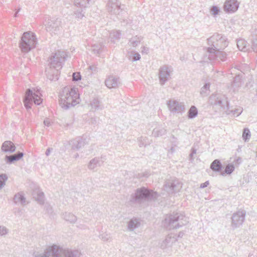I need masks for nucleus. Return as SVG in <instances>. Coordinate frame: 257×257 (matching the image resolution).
I'll return each mask as SVG.
<instances>
[{"label":"nucleus","instance_id":"1","mask_svg":"<svg viewBox=\"0 0 257 257\" xmlns=\"http://www.w3.org/2000/svg\"><path fill=\"white\" fill-rule=\"evenodd\" d=\"M59 103L64 109L67 110L74 106L80 102L78 88L65 87L59 95Z\"/></svg>","mask_w":257,"mask_h":257},{"label":"nucleus","instance_id":"2","mask_svg":"<svg viewBox=\"0 0 257 257\" xmlns=\"http://www.w3.org/2000/svg\"><path fill=\"white\" fill-rule=\"evenodd\" d=\"M66 56L67 55L64 51H58L49 58L48 61L50 68L55 70L52 75L50 76L49 79L51 80L58 79L59 70L62 68L63 63Z\"/></svg>","mask_w":257,"mask_h":257},{"label":"nucleus","instance_id":"3","mask_svg":"<svg viewBox=\"0 0 257 257\" xmlns=\"http://www.w3.org/2000/svg\"><path fill=\"white\" fill-rule=\"evenodd\" d=\"M157 193L145 187L137 189L134 194L131 195L130 202L131 204H140L144 200H151L156 199Z\"/></svg>","mask_w":257,"mask_h":257},{"label":"nucleus","instance_id":"4","mask_svg":"<svg viewBox=\"0 0 257 257\" xmlns=\"http://www.w3.org/2000/svg\"><path fill=\"white\" fill-rule=\"evenodd\" d=\"M187 217L184 215L173 213L166 217L164 220L165 225H167L169 229L178 228L186 225L188 222Z\"/></svg>","mask_w":257,"mask_h":257},{"label":"nucleus","instance_id":"5","mask_svg":"<svg viewBox=\"0 0 257 257\" xmlns=\"http://www.w3.org/2000/svg\"><path fill=\"white\" fill-rule=\"evenodd\" d=\"M37 43V38L33 33L25 32L21 37L20 47L23 52L28 53L35 48Z\"/></svg>","mask_w":257,"mask_h":257},{"label":"nucleus","instance_id":"6","mask_svg":"<svg viewBox=\"0 0 257 257\" xmlns=\"http://www.w3.org/2000/svg\"><path fill=\"white\" fill-rule=\"evenodd\" d=\"M207 43L209 46L208 48L215 49H224L228 45L227 38L218 33H214L212 36L207 39Z\"/></svg>","mask_w":257,"mask_h":257},{"label":"nucleus","instance_id":"7","mask_svg":"<svg viewBox=\"0 0 257 257\" xmlns=\"http://www.w3.org/2000/svg\"><path fill=\"white\" fill-rule=\"evenodd\" d=\"M41 95L40 91L38 90L36 92H33L31 89H28L24 98V103L26 109L31 108L33 102L36 105H40L43 100L41 98Z\"/></svg>","mask_w":257,"mask_h":257},{"label":"nucleus","instance_id":"8","mask_svg":"<svg viewBox=\"0 0 257 257\" xmlns=\"http://www.w3.org/2000/svg\"><path fill=\"white\" fill-rule=\"evenodd\" d=\"M182 184L177 179H170L166 180L164 185V189L169 194H172L180 191Z\"/></svg>","mask_w":257,"mask_h":257},{"label":"nucleus","instance_id":"9","mask_svg":"<svg viewBox=\"0 0 257 257\" xmlns=\"http://www.w3.org/2000/svg\"><path fill=\"white\" fill-rule=\"evenodd\" d=\"M210 104L217 106L223 111L227 107L228 102L224 95L219 94H212L209 99Z\"/></svg>","mask_w":257,"mask_h":257},{"label":"nucleus","instance_id":"10","mask_svg":"<svg viewBox=\"0 0 257 257\" xmlns=\"http://www.w3.org/2000/svg\"><path fill=\"white\" fill-rule=\"evenodd\" d=\"M44 25L48 32L55 34L60 30L61 21L55 18L46 17Z\"/></svg>","mask_w":257,"mask_h":257},{"label":"nucleus","instance_id":"11","mask_svg":"<svg viewBox=\"0 0 257 257\" xmlns=\"http://www.w3.org/2000/svg\"><path fill=\"white\" fill-rule=\"evenodd\" d=\"M172 68L168 65H163L159 69L158 76L161 85H164L171 78Z\"/></svg>","mask_w":257,"mask_h":257},{"label":"nucleus","instance_id":"12","mask_svg":"<svg viewBox=\"0 0 257 257\" xmlns=\"http://www.w3.org/2000/svg\"><path fill=\"white\" fill-rule=\"evenodd\" d=\"M221 49L207 48V53L208 59L210 60H220L224 61L226 59L227 54L225 52L221 51Z\"/></svg>","mask_w":257,"mask_h":257},{"label":"nucleus","instance_id":"13","mask_svg":"<svg viewBox=\"0 0 257 257\" xmlns=\"http://www.w3.org/2000/svg\"><path fill=\"white\" fill-rule=\"evenodd\" d=\"M246 215V212L243 210H240L232 214L231 219V226L233 228L239 227L242 224Z\"/></svg>","mask_w":257,"mask_h":257},{"label":"nucleus","instance_id":"14","mask_svg":"<svg viewBox=\"0 0 257 257\" xmlns=\"http://www.w3.org/2000/svg\"><path fill=\"white\" fill-rule=\"evenodd\" d=\"M167 105L173 113H182L185 111V107L182 103L177 100H170L167 101Z\"/></svg>","mask_w":257,"mask_h":257},{"label":"nucleus","instance_id":"15","mask_svg":"<svg viewBox=\"0 0 257 257\" xmlns=\"http://www.w3.org/2000/svg\"><path fill=\"white\" fill-rule=\"evenodd\" d=\"M107 9L110 14L115 15H119L123 10L121 8V4L118 2V0H108Z\"/></svg>","mask_w":257,"mask_h":257},{"label":"nucleus","instance_id":"16","mask_svg":"<svg viewBox=\"0 0 257 257\" xmlns=\"http://www.w3.org/2000/svg\"><path fill=\"white\" fill-rule=\"evenodd\" d=\"M239 7V4L236 0H226L224 5V10L228 13L236 12Z\"/></svg>","mask_w":257,"mask_h":257},{"label":"nucleus","instance_id":"17","mask_svg":"<svg viewBox=\"0 0 257 257\" xmlns=\"http://www.w3.org/2000/svg\"><path fill=\"white\" fill-rule=\"evenodd\" d=\"M59 252L58 257H79V252L77 250L64 249L58 245Z\"/></svg>","mask_w":257,"mask_h":257},{"label":"nucleus","instance_id":"18","mask_svg":"<svg viewBox=\"0 0 257 257\" xmlns=\"http://www.w3.org/2000/svg\"><path fill=\"white\" fill-rule=\"evenodd\" d=\"M72 150H78L86 144V139L83 138H77L70 141Z\"/></svg>","mask_w":257,"mask_h":257},{"label":"nucleus","instance_id":"19","mask_svg":"<svg viewBox=\"0 0 257 257\" xmlns=\"http://www.w3.org/2000/svg\"><path fill=\"white\" fill-rule=\"evenodd\" d=\"M119 83V78L112 75L109 76L105 81V85L108 88H115Z\"/></svg>","mask_w":257,"mask_h":257},{"label":"nucleus","instance_id":"20","mask_svg":"<svg viewBox=\"0 0 257 257\" xmlns=\"http://www.w3.org/2000/svg\"><path fill=\"white\" fill-rule=\"evenodd\" d=\"M24 156V153L22 152H19L16 154L11 155H6L5 157V160L7 164H11L14 163L15 161H19Z\"/></svg>","mask_w":257,"mask_h":257},{"label":"nucleus","instance_id":"21","mask_svg":"<svg viewBox=\"0 0 257 257\" xmlns=\"http://www.w3.org/2000/svg\"><path fill=\"white\" fill-rule=\"evenodd\" d=\"M2 151L5 153H13L16 150V147L11 141H7L3 143L2 146Z\"/></svg>","mask_w":257,"mask_h":257},{"label":"nucleus","instance_id":"22","mask_svg":"<svg viewBox=\"0 0 257 257\" xmlns=\"http://www.w3.org/2000/svg\"><path fill=\"white\" fill-rule=\"evenodd\" d=\"M167 131L162 125L156 124L152 132V136L154 137H159L166 134Z\"/></svg>","mask_w":257,"mask_h":257},{"label":"nucleus","instance_id":"23","mask_svg":"<svg viewBox=\"0 0 257 257\" xmlns=\"http://www.w3.org/2000/svg\"><path fill=\"white\" fill-rule=\"evenodd\" d=\"M141 220L137 218H132L127 223V229L129 231H134L135 229L140 226Z\"/></svg>","mask_w":257,"mask_h":257},{"label":"nucleus","instance_id":"24","mask_svg":"<svg viewBox=\"0 0 257 257\" xmlns=\"http://www.w3.org/2000/svg\"><path fill=\"white\" fill-rule=\"evenodd\" d=\"M176 241V239L174 237L169 235L167 236L165 239L161 243L160 247L164 249L167 247H171Z\"/></svg>","mask_w":257,"mask_h":257},{"label":"nucleus","instance_id":"25","mask_svg":"<svg viewBox=\"0 0 257 257\" xmlns=\"http://www.w3.org/2000/svg\"><path fill=\"white\" fill-rule=\"evenodd\" d=\"M103 162L100 158L95 157L90 161L88 164V168L90 170H93L97 167L101 166Z\"/></svg>","mask_w":257,"mask_h":257},{"label":"nucleus","instance_id":"26","mask_svg":"<svg viewBox=\"0 0 257 257\" xmlns=\"http://www.w3.org/2000/svg\"><path fill=\"white\" fill-rule=\"evenodd\" d=\"M33 195L35 200L40 204H43L45 201L44 194L39 190L33 191Z\"/></svg>","mask_w":257,"mask_h":257},{"label":"nucleus","instance_id":"27","mask_svg":"<svg viewBox=\"0 0 257 257\" xmlns=\"http://www.w3.org/2000/svg\"><path fill=\"white\" fill-rule=\"evenodd\" d=\"M90 106H91V111L94 112L99 109H102L103 106L100 104L99 100L97 98H94L90 101Z\"/></svg>","mask_w":257,"mask_h":257},{"label":"nucleus","instance_id":"28","mask_svg":"<svg viewBox=\"0 0 257 257\" xmlns=\"http://www.w3.org/2000/svg\"><path fill=\"white\" fill-rule=\"evenodd\" d=\"M223 111L228 115H232L233 116H238L242 112V108L239 107L237 108H235L234 109L231 110L229 108L228 104L227 107H226V109Z\"/></svg>","mask_w":257,"mask_h":257},{"label":"nucleus","instance_id":"29","mask_svg":"<svg viewBox=\"0 0 257 257\" xmlns=\"http://www.w3.org/2000/svg\"><path fill=\"white\" fill-rule=\"evenodd\" d=\"M63 218L70 223H75L77 220V217L73 213L70 212H65L62 215Z\"/></svg>","mask_w":257,"mask_h":257},{"label":"nucleus","instance_id":"30","mask_svg":"<svg viewBox=\"0 0 257 257\" xmlns=\"http://www.w3.org/2000/svg\"><path fill=\"white\" fill-rule=\"evenodd\" d=\"M222 165L219 160H215L211 164L210 168L214 171L220 172L222 170Z\"/></svg>","mask_w":257,"mask_h":257},{"label":"nucleus","instance_id":"31","mask_svg":"<svg viewBox=\"0 0 257 257\" xmlns=\"http://www.w3.org/2000/svg\"><path fill=\"white\" fill-rule=\"evenodd\" d=\"M91 0H74V4L78 7L85 8L90 5Z\"/></svg>","mask_w":257,"mask_h":257},{"label":"nucleus","instance_id":"32","mask_svg":"<svg viewBox=\"0 0 257 257\" xmlns=\"http://www.w3.org/2000/svg\"><path fill=\"white\" fill-rule=\"evenodd\" d=\"M102 47L103 43L102 42H95L91 44V50L95 54H99Z\"/></svg>","mask_w":257,"mask_h":257},{"label":"nucleus","instance_id":"33","mask_svg":"<svg viewBox=\"0 0 257 257\" xmlns=\"http://www.w3.org/2000/svg\"><path fill=\"white\" fill-rule=\"evenodd\" d=\"M142 39L143 38L141 36H136L130 39L128 44L132 47H135L140 44Z\"/></svg>","mask_w":257,"mask_h":257},{"label":"nucleus","instance_id":"34","mask_svg":"<svg viewBox=\"0 0 257 257\" xmlns=\"http://www.w3.org/2000/svg\"><path fill=\"white\" fill-rule=\"evenodd\" d=\"M14 201L16 204L20 203L22 205H24L26 202V199L22 194L18 193L15 195Z\"/></svg>","mask_w":257,"mask_h":257},{"label":"nucleus","instance_id":"35","mask_svg":"<svg viewBox=\"0 0 257 257\" xmlns=\"http://www.w3.org/2000/svg\"><path fill=\"white\" fill-rule=\"evenodd\" d=\"M121 33L120 31L113 30L110 33L109 38L111 42H114L115 40H118L120 38Z\"/></svg>","mask_w":257,"mask_h":257},{"label":"nucleus","instance_id":"36","mask_svg":"<svg viewBox=\"0 0 257 257\" xmlns=\"http://www.w3.org/2000/svg\"><path fill=\"white\" fill-rule=\"evenodd\" d=\"M237 46L238 49L241 51L246 52L248 49L246 47V42L243 39H239L237 41Z\"/></svg>","mask_w":257,"mask_h":257},{"label":"nucleus","instance_id":"37","mask_svg":"<svg viewBox=\"0 0 257 257\" xmlns=\"http://www.w3.org/2000/svg\"><path fill=\"white\" fill-rule=\"evenodd\" d=\"M210 93V83H206L204 86L201 88L200 94L202 96L204 97L207 96Z\"/></svg>","mask_w":257,"mask_h":257},{"label":"nucleus","instance_id":"38","mask_svg":"<svg viewBox=\"0 0 257 257\" xmlns=\"http://www.w3.org/2000/svg\"><path fill=\"white\" fill-rule=\"evenodd\" d=\"M198 114V110L195 106H192L188 111V117L190 119L195 117Z\"/></svg>","mask_w":257,"mask_h":257},{"label":"nucleus","instance_id":"39","mask_svg":"<svg viewBox=\"0 0 257 257\" xmlns=\"http://www.w3.org/2000/svg\"><path fill=\"white\" fill-rule=\"evenodd\" d=\"M131 55H133V57L132 58V61H136L141 59L140 55L135 51H132L129 52L127 54V58L129 60L131 59Z\"/></svg>","mask_w":257,"mask_h":257},{"label":"nucleus","instance_id":"40","mask_svg":"<svg viewBox=\"0 0 257 257\" xmlns=\"http://www.w3.org/2000/svg\"><path fill=\"white\" fill-rule=\"evenodd\" d=\"M150 144L149 139L146 137H141L139 139V145L140 147H146Z\"/></svg>","mask_w":257,"mask_h":257},{"label":"nucleus","instance_id":"41","mask_svg":"<svg viewBox=\"0 0 257 257\" xmlns=\"http://www.w3.org/2000/svg\"><path fill=\"white\" fill-rule=\"evenodd\" d=\"M250 138V133L248 128H245L242 133V138L245 142H248Z\"/></svg>","mask_w":257,"mask_h":257},{"label":"nucleus","instance_id":"42","mask_svg":"<svg viewBox=\"0 0 257 257\" xmlns=\"http://www.w3.org/2000/svg\"><path fill=\"white\" fill-rule=\"evenodd\" d=\"M241 77L239 76H236L234 78L232 85L233 87H239L241 85Z\"/></svg>","mask_w":257,"mask_h":257},{"label":"nucleus","instance_id":"43","mask_svg":"<svg viewBox=\"0 0 257 257\" xmlns=\"http://www.w3.org/2000/svg\"><path fill=\"white\" fill-rule=\"evenodd\" d=\"M99 236L101 240L104 241H109L111 239L110 235L106 232L102 233V234H100Z\"/></svg>","mask_w":257,"mask_h":257},{"label":"nucleus","instance_id":"44","mask_svg":"<svg viewBox=\"0 0 257 257\" xmlns=\"http://www.w3.org/2000/svg\"><path fill=\"white\" fill-rule=\"evenodd\" d=\"M8 179L6 174L0 175V189L5 185V182Z\"/></svg>","mask_w":257,"mask_h":257},{"label":"nucleus","instance_id":"45","mask_svg":"<svg viewBox=\"0 0 257 257\" xmlns=\"http://www.w3.org/2000/svg\"><path fill=\"white\" fill-rule=\"evenodd\" d=\"M234 170L233 165L228 164L225 169L224 172L227 174H230Z\"/></svg>","mask_w":257,"mask_h":257},{"label":"nucleus","instance_id":"46","mask_svg":"<svg viewBox=\"0 0 257 257\" xmlns=\"http://www.w3.org/2000/svg\"><path fill=\"white\" fill-rule=\"evenodd\" d=\"M74 16L76 18L82 19L84 16V15L83 13L82 10H78L74 12Z\"/></svg>","mask_w":257,"mask_h":257},{"label":"nucleus","instance_id":"47","mask_svg":"<svg viewBox=\"0 0 257 257\" xmlns=\"http://www.w3.org/2000/svg\"><path fill=\"white\" fill-rule=\"evenodd\" d=\"M219 11V8L215 6H212L211 9V14L214 16H215L217 15H218Z\"/></svg>","mask_w":257,"mask_h":257},{"label":"nucleus","instance_id":"48","mask_svg":"<svg viewBox=\"0 0 257 257\" xmlns=\"http://www.w3.org/2000/svg\"><path fill=\"white\" fill-rule=\"evenodd\" d=\"M72 79L74 81H78L81 79V75L79 72H74L72 75Z\"/></svg>","mask_w":257,"mask_h":257},{"label":"nucleus","instance_id":"49","mask_svg":"<svg viewBox=\"0 0 257 257\" xmlns=\"http://www.w3.org/2000/svg\"><path fill=\"white\" fill-rule=\"evenodd\" d=\"M8 229L4 226H0V235H4L7 234Z\"/></svg>","mask_w":257,"mask_h":257},{"label":"nucleus","instance_id":"50","mask_svg":"<svg viewBox=\"0 0 257 257\" xmlns=\"http://www.w3.org/2000/svg\"><path fill=\"white\" fill-rule=\"evenodd\" d=\"M252 48L253 51L257 53V39H254L252 42Z\"/></svg>","mask_w":257,"mask_h":257},{"label":"nucleus","instance_id":"51","mask_svg":"<svg viewBox=\"0 0 257 257\" xmlns=\"http://www.w3.org/2000/svg\"><path fill=\"white\" fill-rule=\"evenodd\" d=\"M45 207L48 213L51 214L52 213V207L50 205L46 204L45 205Z\"/></svg>","mask_w":257,"mask_h":257},{"label":"nucleus","instance_id":"52","mask_svg":"<svg viewBox=\"0 0 257 257\" xmlns=\"http://www.w3.org/2000/svg\"><path fill=\"white\" fill-rule=\"evenodd\" d=\"M52 123L53 122L51 121V120L48 118H46L44 120V125L47 126H50Z\"/></svg>","mask_w":257,"mask_h":257},{"label":"nucleus","instance_id":"53","mask_svg":"<svg viewBox=\"0 0 257 257\" xmlns=\"http://www.w3.org/2000/svg\"><path fill=\"white\" fill-rule=\"evenodd\" d=\"M77 227L81 229H86L88 228L87 226L85 224L82 223L78 224L77 225Z\"/></svg>","mask_w":257,"mask_h":257},{"label":"nucleus","instance_id":"54","mask_svg":"<svg viewBox=\"0 0 257 257\" xmlns=\"http://www.w3.org/2000/svg\"><path fill=\"white\" fill-rule=\"evenodd\" d=\"M196 154V150L195 148H192V149H191V153L190 154V160H193V159L192 158L194 154Z\"/></svg>","mask_w":257,"mask_h":257},{"label":"nucleus","instance_id":"55","mask_svg":"<svg viewBox=\"0 0 257 257\" xmlns=\"http://www.w3.org/2000/svg\"><path fill=\"white\" fill-rule=\"evenodd\" d=\"M149 49L148 47H143L142 48V53L145 54H148L149 52Z\"/></svg>","mask_w":257,"mask_h":257},{"label":"nucleus","instance_id":"56","mask_svg":"<svg viewBox=\"0 0 257 257\" xmlns=\"http://www.w3.org/2000/svg\"><path fill=\"white\" fill-rule=\"evenodd\" d=\"M208 185H209V181H207L205 183L201 184L200 187L201 188H204L206 187Z\"/></svg>","mask_w":257,"mask_h":257},{"label":"nucleus","instance_id":"57","mask_svg":"<svg viewBox=\"0 0 257 257\" xmlns=\"http://www.w3.org/2000/svg\"><path fill=\"white\" fill-rule=\"evenodd\" d=\"M52 150V148H49L48 149H47V150H46V153H45L46 155L47 156H48L50 155V152H51Z\"/></svg>","mask_w":257,"mask_h":257},{"label":"nucleus","instance_id":"58","mask_svg":"<svg viewBox=\"0 0 257 257\" xmlns=\"http://www.w3.org/2000/svg\"><path fill=\"white\" fill-rule=\"evenodd\" d=\"M89 69L92 71H95L96 70V67L94 65L89 66Z\"/></svg>","mask_w":257,"mask_h":257},{"label":"nucleus","instance_id":"59","mask_svg":"<svg viewBox=\"0 0 257 257\" xmlns=\"http://www.w3.org/2000/svg\"><path fill=\"white\" fill-rule=\"evenodd\" d=\"M184 233L182 231H180L179 234H178V237H182L184 235Z\"/></svg>","mask_w":257,"mask_h":257},{"label":"nucleus","instance_id":"60","mask_svg":"<svg viewBox=\"0 0 257 257\" xmlns=\"http://www.w3.org/2000/svg\"><path fill=\"white\" fill-rule=\"evenodd\" d=\"M20 10V9H19L17 10V11L15 13V15H14V17H17V15H18V13L19 12Z\"/></svg>","mask_w":257,"mask_h":257},{"label":"nucleus","instance_id":"61","mask_svg":"<svg viewBox=\"0 0 257 257\" xmlns=\"http://www.w3.org/2000/svg\"><path fill=\"white\" fill-rule=\"evenodd\" d=\"M79 157V155H78V154H76L75 155V157H75V158H77V157Z\"/></svg>","mask_w":257,"mask_h":257},{"label":"nucleus","instance_id":"62","mask_svg":"<svg viewBox=\"0 0 257 257\" xmlns=\"http://www.w3.org/2000/svg\"><path fill=\"white\" fill-rule=\"evenodd\" d=\"M133 57V55H131V59L130 60H132V58Z\"/></svg>","mask_w":257,"mask_h":257}]
</instances>
